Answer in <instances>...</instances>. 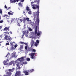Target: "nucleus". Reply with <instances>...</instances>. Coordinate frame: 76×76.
<instances>
[{"label":"nucleus","instance_id":"16","mask_svg":"<svg viewBox=\"0 0 76 76\" xmlns=\"http://www.w3.org/2000/svg\"><path fill=\"white\" fill-rule=\"evenodd\" d=\"M23 23H25V22H26V18L25 17H24L23 18Z\"/></svg>","mask_w":76,"mask_h":76},{"label":"nucleus","instance_id":"9","mask_svg":"<svg viewBox=\"0 0 76 76\" xmlns=\"http://www.w3.org/2000/svg\"><path fill=\"white\" fill-rule=\"evenodd\" d=\"M23 73H24L25 75L27 76V75H29V70H24L23 71Z\"/></svg>","mask_w":76,"mask_h":76},{"label":"nucleus","instance_id":"54","mask_svg":"<svg viewBox=\"0 0 76 76\" xmlns=\"http://www.w3.org/2000/svg\"><path fill=\"white\" fill-rule=\"evenodd\" d=\"M3 42L2 41H1V42H0V44H1V43H2V42Z\"/></svg>","mask_w":76,"mask_h":76},{"label":"nucleus","instance_id":"12","mask_svg":"<svg viewBox=\"0 0 76 76\" xmlns=\"http://www.w3.org/2000/svg\"><path fill=\"white\" fill-rule=\"evenodd\" d=\"M7 61H9V59H7V60L6 61H4L3 62L4 64V65H7L8 63H6V62H7Z\"/></svg>","mask_w":76,"mask_h":76},{"label":"nucleus","instance_id":"28","mask_svg":"<svg viewBox=\"0 0 76 76\" xmlns=\"http://www.w3.org/2000/svg\"><path fill=\"white\" fill-rule=\"evenodd\" d=\"M36 42L37 44H39V42L38 40H36Z\"/></svg>","mask_w":76,"mask_h":76},{"label":"nucleus","instance_id":"53","mask_svg":"<svg viewBox=\"0 0 76 76\" xmlns=\"http://www.w3.org/2000/svg\"><path fill=\"white\" fill-rule=\"evenodd\" d=\"M16 1H17V2H18L19 1V0H16Z\"/></svg>","mask_w":76,"mask_h":76},{"label":"nucleus","instance_id":"56","mask_svg":"<svg viewBox=\"0 0 76 76\" xmlns=\"http://www.w3.org/2000/svg\"><path fill=\"white\" fill-rule=\"evenodd\" d=\"M4 33H5V34H7V32H5Z\"/></svg>","mask_w":76,"mask_h":76},{"label":"nucleus","instance_id":"10","mask_svg":"<svg viewBox=\"0 0 76 76\" xmlns=\"http://www.w3.org/2000/svg\"><path fill=\"white\" fill-rule=\"evenodd\" d=\"M18 60H19V61H20V62H22V61H23L24 60V57H22L21 58H18Z\"/></svg>","mask_w":76,"mask_h":76},{"label":"nucleus","instance_id":"37","mask_svg":"<svg viewBox=\"0 0 76 76\" xmlns=\"http://www.w3.org/2000/svg\"><path fill=\"white\" fill-rule=\"evenodd\" d=\"M6 45H9V43H7L6 44Z\"/></svg>","mask_w":76,"mask_h":76},{"label":"nucleus","instance_id":"17","mask_svg":"<svg viewBox=\"0 0 76 76\" xmlns=\"http://www.w3.org/2000/svg\"><path fill=\"white\" fill-rule=\"evenodd\" d=\"M13 1H12V0H10V1L12 3H16V0H13Z\"/></svg>","mask_w":76,"mask_h":76},{"label":"nucleus","instance_id":"19","mask_svg":"<svg viewBox=\"0 0 76 76\" xmlns=\"http://www.w3.org/2000/svg\"><path fill=\"white\" fill-rule=\"evenodd\" d=\"M33 17H34V20H35L36 18V15L35 14H34L33 15Z\"/></svg>","mask_w":76,"mask_h":76},{"label":"nucleus","instance_id":"34","mask_svg":"<svg viewBox=\"0 0 76 76\" xmlns=\"http://www.w3.org/2000/svg\"><path fill=\"white\" fill-rule=\"evenodd\" d=\"M32 51L33 52H36V50H35V49H33L32 50Z\"/></svg>","mask_w":76,"mask_h":76},{"label":"nucleus","instance_id":"63","mask_svg":"<svg viewBox=\"0 0 76 76\" xmlns=\"http://www.w3.org/2000/svg\"><path fill=\"white\" fill-rule=\"evenodd\" d=\"M10 12H12V11H10Z\"/></svg>","mask_w":76,"mask_h":76},{"label":"nucleus","instance_id":"15","mask_svg":"<svg viewBox=\"0 0 76 76\" xmlns=\"http://www.w3.org/2000/svg\"><path fill=\"white\" fill-rule=\"evenodd\" d=\"M26 10L27 12L30 11V10L29 9V7L27 6L26 7Z\"/></svg>","mask_w":76,"mask_h":76},{"label":"nucleus","instance_id":"22","mask_svg":"<svg viewBox=\"0 0 76 76\" xmlns=\"http://www.w3.org/2000/svg\"><path fill=\"white\" fill-rule=\"evenodd\" d=\"M34 45L36 47H37V46H38V43H35L34 44Z\"/></svg>","mask_w":76,"mask_h":76},{"label":"nucleus","instance_id":"20","mask_svg":"<svg viewBox=\"0 0 76 76\" xmlns=\"http://www.w3.org/2000/svg\"><path fill=\"white\" fill-rule=\"evenodd\" d=\"M9 55H8V54H7L6 56L5 57H7V59L9 60Z\"/></svg>","mask_w":76,"mask_h":76},{"label":"nucleus","instance_id":"36","mask_svg":"<svg viewBox=\"0 0 76 76\" xmlns=\"http://www.w3.org/2000/svg\"><path fill=\"white\" fill-rule=\"evenodd\" d=\"M18 45H14V46L15 48H14V49L15 48H16V47H17V46Z\"/></svg>","mask_w":76,"mask_h":76},{"label":"nucleus","instance_id":"14","mask_svg":"<svg viewBox=\"0 0 76 76\" xmlns=\"http://www.w3.org/2000/svg\"><path fill=\"white\" fill-rule=\"evenodd\" d=\"M34 40H31V47L32 48L33 47V45H34Z\"/></svg>","mask_w":76,"mask_h":76},{"label":"nucleus","instance_id":"42","mask_svg":"<svg viewBox=\"0 0 76 76\" xmlns=\"http://www.w3.org/2000/svg\"><path fill=\"white\" fill-rule=\"evenodd\" d=\"M24 1V0H21V2L22 3Z\"/></svg>","mask_w":76,"mask_h":76},{"label":"nucleus","instance_id":"44","mask_svg":"<svg viewBox=\"0 0 76 76\" xmlns=\"http://www.w3.org/2000/svg\"><path fill=\"white\" fill-rule=\"evenodd\" d=\"M17 25L18 26H20V24H19V23H18V24H17Z\"/></svg>","mask_w":76,"mask_h":76},{"label":"nucleus","instance_id":"11","mask_svg":"<svg viewBox=\"0 0 76 76\" xmlns=\"http://www.w3.org/2000/svg\"><path fill=\"white\" fill-rule=\"evenodd\" d=\"M10 44L11 45V50L13 51V50L15 49V48H14V45H13V44L12 43H10Z\"/></svg>","mask_w":76,"mask_h":76},{"label":"nucleus","instance_id":"31","mask_svg":"<svg viewBox=\"0 0 76 76\" xmlns=\"http://www.w3.org/2000/svg\"><path fill=\"white\" fill-rule=\"evenodd\" d=\"M13 63V61H11V62H10V63H9V65H12V63Z\"/></svg>","mask_w":76,"mask_h":76},{"label":"nucleus","instance_id":"33","mask_svg":"<svg viewBox=\"0 0 76 76\" xmlns=\"http://www.w3.org/2000/svg\"><path fill=\"white\" fill-rule=\"evenodd\" d=\"M12 64H13L14 66H15V62H14L12 61Z\"/></svg>","mask_w":76,"mask_h":76},{"label":"nucleus","instance_id":"64","mask_svg":"<svg viewBox=\"0 0 76 76\" xmlns=\"http://www.w3.org/2000/svg\"><path fill=\"white\" fill-rule=\"evenodd\" d=\"M38 4H39V3H38Z\"/></svg>","mask_w":76,"mask_h":76},{"label":"nucleus","instance_id":"26","mask_svg":"<svg viewBox=\"0 0 76 76\" xmlns=\"http://www.w3.org/2000/svg\"><path fill=\"white\" fill-rule=\"evenodd\" d=\"M23 45H21L20 46V48L21 49H22L23 48Z\"/></svg>","mask_w":76,"mask_h":76},{"label":"nucleus","instance_id":"35","mask_svg":"<svg viewBox=\"0 0 76 76\" xmlns=\"http://www.w3.org/2000/svg\"><path fill=\"white\" fill-rule=\"evenodd\" d=\"M23 64H27V62H23Z\"/></svg>","mask_w":76,"mask_h":76},{"label":"nucleus","instance_id":"13","mask_svg":"<svg viewBox=\"0 0 76 76\" xmlns=\"http://www.w3.org/2000/svg\"><path fill=\"white\" fill-rule=\"evenodd\" d=\"M4 31H10V30L9 29V27H5L4 29Z\"/></svg>","mask_w":76,"mask_h":76},{"label":"nucleus","instance_id":"38","mask_svg":"<svg viewBox=\"0 0 76 76\" xmlns=\"http://www.w3.org/2000/svg\"><path fill=\"white\" fill-rule=\"evenodd\" d=\"M29 30L30 31H32V28H29Z\"/></svg>","mask_w":76,"mask_h":76},{"label":"nucleus","instance_id":"39","mask_svg":"<svg viewBox=\"0 0 76 76\" xmlns=\"http://www.w3.org/2000/svg\"><path fill=\"white\" fill-rule=\"evenodd\" d=\"M19 6H22V4H21V3H19Z\"/></svg>","mask_w":76,"mask_h":76},{"label":"nucleus","instance_id":"25","mask_svg":"<svg viewBox=\"0 0 76 76\" xmlns=\"http://www.w3.org/2000/svg\"><path fill=\"white\" fill-rule=\"evenodd\" d=\"M30 60V58H27L26 59V61H29Z\"/></svg>","mask_w":76,"mask_h":76},{"label":"nucleus","instance_id":"51","mask_svg":"<svg viewBox=\"0 0 76 76\" xmlns=\"http://www.w3.org/2000/svg\"><path fill=\"white\" fill-rule=\"evenodd\" d=\"M34 3V2H31V4H33V3Z\"/></svg>","mask_w":76,"mask_h":76},{"label":"nucleus","instance_id":"18","mask_svg":"<svg viewBox=\"0 0 76 76\" xmlns=\"http://www.w3.org/2000/svg\"><path fill=\"white\" fill-rule=\"evenodd\" d=\"M15 54L14 52H13L12 53V57H15Z\"/></svg>","mask_w":76,"mask_h":76},{"label":"nucleus","instance_id":"5","mask_svg":"<svg viewBox=\"0 0 76 76\" xmlns=\"http://www.w3.org/2000/svg\"><path fill=\"white\" fill-rule=\"evenodd\" d=\"M4 39L5 40H8V41H11V40H12V38H11L10 36H9L7 35L5 36Z\"/></svg>","mask_w":76,"mask_h":76},{"label":"nucleus","instance_id":"40","mask_svg":"<svg viewBox=\"0 0 76 76\" xmlns=\"http://www.w3.org/2000/svg\"><path fill=\"white\" fill-rule=\"evenodd\" d=\"M0 38H3V35H0Z\"/></svg>","mask_w":76,"mask_h":76},{"label":"nucleus","instance_id":"2","mask_svg":"<svg viewBox=\"0 0 76 76\" xmlns=\"http://www.w3.org/2000/svg\"><path fill=\"white\" fill-rule=\"evenodd\" d=\"M36 8L37 9H38L37 12H36V15H37V18L36 20V22H37L39 23V4L38 5H37L36 6Z\"/></svg>","mask_w":76,"mask_h":76},{"label":"nucleus","instance_id":"46","mask_svg":"<svg viewBox=\"0 0 76 76\" xmlns=\"http://www.w3.org/2000/svg\"><path fill=\"white\" fill-rule=\"evenodd\" d=\"M3 20L0 21V23H3Z\"/></svg>","mask_w":76,"mask_h":76},{"label":"nucleus","instance_id":"29","mask_svg":"<svg viewBox=\"0 0 76 76\" xmlns=\"http://www.w3.org/2000/svg\"><path fill=\"white\" fill-rule=\"evenodd\" d=\"M27 48H28V47L27 46H25V49L26 50H27Z\"/></svg>","mask_w":76,"mask_h":76},{"label":"nucleus","instance_id":"1","mask_svg":"<svg viewBox=\"0 0 76 76\" xmlns=\"http://www.w3.org/2000/svg\"><path fill=\"white\" fill-rule=\"evenodd\" d=\"M38 24L37 27V26H36L35 28V35L36 36L37 35V36H39L40 35V34H41V31H38V32L37 33V31H38V30L39 29V23L37 22H36Z\"/></svg>","mask_w":76,"mask_h":76},{"label":"nucleus","instance_id":"8","mask_svg":"<svg viewBox=\"0 0 76 76\" xmlns=\"http://www.w3.org/2000/svg\"><path fill=\"white\" fill-rule=\"evenodd\" d=\"M15 63L16 65L18 67V68H17V69H20V63L17 61H15Z\"/></svg>","mask_w":76,"mask_h":76},{"label":"nucleus","instance_id":"41","mask_svg":"<svg viewBox=\"0 0 76 76\" xmlns=\"http://www.w3.org/2000/svg\"><path fill=\"white\" fill-rule=\"evenodd\" d=\"M7 16V15H6L5 14L3 16V17H6Z\"/></svg>","mask_w":76,"mask_h":76},{"label":"nucleus","instance_id":"30","mask_svg":"<svg viewBox=\"0 0 76 76\" xmlns=\"http://www.w3.org/2000/svg\"><path fill=\"white\" fill-rule=\"evenodd\" d=\"M3 12L2 11V10L0 9V14H2Z\"/></svg>","mask_w":76,"mask_h":76},{"label":"nucleus","instance_id":"47","mask_svg":"<svg viewBox=\"0 0 76 76\" xmlns=\"http://www.w3.org/2000/svg\"><path fill=\"white\" fill-rule=\"evenodd\" d=\"M4 7L5 8V9H7V7L6 6V5H5L4 6Z\"/></svg>","mask_w":76,"mask_h":76},{"label":"nucleus","instance_id":"4","mask_svg":"<svg viewBox=\"0 0 76 76\" xmlns=\"http://www.w3.org/2000/svg\"><path fill=\"white\" fill-rule=\"evenodd\" d=\"M36 54L35 53H31L29 54V56H30V58L31 59H34L35 60V56H35V54Z\"/></svg>","mask_w":76,"mask_h":76},{"label":"nucleus","instance_id":"60","mask_svg":"<svg viewBox=\"0 0 76 76\" xmlns=\"http://www.w3.org/2000/svg\"><path fill=\"white\" fill-rule=\"evenodd\" d=\"M1 44H0V46H1Z\"/></svg>","mask_w":76,"mask_h":76},{"label":"nucleus","instance_id":"21","mask_svg":"<svg viewBox=\"0 0 76 76\" xmlns=\"http://www.w3.org/2000/svg\"><path fill=\"white\" fill-rule=\"evenodd\" d=\"M34 71V69H33L31 70H29V73H32Z\"/></svg>","mask_w":76,"mask_h":76},{"label":"nucleus","instance_id":"49","mask_svg":"<svg viewBox=\"0 0 76 76\" xmlns=\"http://www.w3.org/2000/svg\"><path fill=\"white\" fill-rule=\"evenodd\" d=\"M8 15H10L11 13L10 12H8Z\"/></svg>","mask_w":76,"mask_h":76},{"label":"nucleus","instance_id":"55","mask_svg":"<svg viewBox=\"0 0 76 76\" xmlns=\"http://www.w3.org/2000/svg\"><path fill=\"white\" fill-rule=\"evenodd\" d=\"M8 55H9V56H10V53H9V52L8 53Z\"/></svg>","mask_w":76,"mask_h":76},{"label":"nucleus","instance_id":"43","mask_svg":"<svg viewBox=\"0 0 76 76\" xmlns=\"http://www.w3.org/2000/svg\"><path fill=\"white\" fill-rule=\"evenodd\" d=\"M20 44H24V42H20Z\"/></svg>","mask_w":76,"mask_h":76},{"label":"nucleus","instance_id":"50","mask_svg":"<svg viewBox=\"0 0 76 76\" xmlns=\"http://www.w3.org/2000/svg\"><path fill=\"white\" fill-rule=\"evenodd\" d=\"M2 26H0V29H1V28H2Z\"/></svg>","mask_w":76,"mask_h":76},{"label":"nucleus","instance_id":"32","mask_svg":"<svg viewBox=\"0 0 76 76\" xmlns=\"http://www.w3.org/2000/svg\"><path fill=\"white\" fill-rule=\"evenodd\" d=\"M32 8L34 10H35V9H36V7H35L34 6H33L32 7Z\"/></svg>","mask_w":76,"mask_h":76},{"label":"nucleus","instance_id":"45","mask_svg":"<svg viewBox=\"0 0 76 76\" xmlns=\"http://www.w3.org/2000/svg\"><path fill=\"white\" fill-rule=\"evenodd\" d=\"M11 7H8V8L7 9V10H9V9H10Z\"/></svg>","mask_w":76,"mask_h":76},{"label":"nucleus","instance_id":"59","mask_svg":"<svg viewBox=\"0 0 76 76\" xmlns=\"http://www.w3.org/2000/svg\"><path fill=\"white\" fill-rule=\"evenodd\" d=\"M7 33L8 34V35H9V32H8Z\"/></svg>","mask_w":76,"mask_h":76},{"label":"nucleus","instance_id":"62","mask_svg":"<svg viewBox=\"0 0 76 76\" xmlns=\"http://www.w3.org/2000/svg\"><path fill=\"white\" fill-rule=\"evenodd\" d=\"M7 42H8V41H7Z\"/></svg>","mask_w":76,"mask_h":76},{"label":"nucleus","instance_id":"7","mask_svg":"<svg viewBox=\"0 0 76 76\" xmlns=\"http://www.w3.org/2000/svg\"><path fill=\"white\" fill-rule=\"evenodd\" d=\"M15 76H23V74H22L20 71H17L15 73Z\"/></svg>","mask_w":76,"mask_h":76},{"label":"nucleus","instance_id":"6","mask_svg":"<svg viewBox=\"0 0 76 76\" xmlns=\"http://www.w3.org/2000/svg\"><path fill=\"white\" fill-rule=\"evenodd\" d=\"M22 32L23 33V34L21 36L22 38H23V37L25 35V36L27 37L28 36V33H29V32L28 31H27V32H26V31H23Z\"/></svg>","mask_w":76,"mask_h":76},{"label":"nucleus","instance_id":"27","mask_svg":"<svg viewBox=\"0 0 76 76\" xmlns=\"http://www.w3.org/2000/svg\"><path fill=\"white\" fill-rule=\"evenodd\" d=\"M15 22V20L14 19L12 20L11 22Z\"/></svg>","mask_w":76,"mask_h":76},{"label":"nucleus","instance_id":"23","mask_svg":"<svg viewBox=\"0 0 76 76\" xmlns=\"http://www.w3.org/2000/svg\"><path fill=\"white\" fill-rule=\"evenodd\" d=\"M26 20L27 21V22H29V18H26Z\"/></svg>","mask_w":76,"mask_h":76},{"label":"nucleus","instance_id":"48","mask_svg":"<svg viewBox=\"0 0 76 76\" xmlns=\"http://www.w3.org/2000/svg\"><path fill=\"white\" fill-rule=\"evenodd\" d=\"M20 21L21 22H22V19H20Z\"/></svg>","mask_w":76,"mask_h":76},{"label":"nucleus","instance_id":"57","mask_svg":"<svg viewBox=\"0 0 76 76\" xmlns=\"http://www.w3.org/2000/svg\"><path fill=\"white\" fill-rule=\"evenodd\" d=\"M24 44H25V45H26V44H27L26 43H24Z\"/></svg>","mask_w":76,"mask_h":76},{"label":"nucleus","instance_id":"3","mask_svg":"<svg viewBox=\"0 0 76 76\" xmlns=\"http://www.w3.org/2000/svg\"><path fill=\"white\" fill-rule=\"evenodd\" d=\"M15 68H13L12 69H9L8 70V72H6V74L7 75H4V76H11L12 72H13L15 70Z\"/></svg>","mask_w":76,"mask_h":76},{"label":"nucleus","instance_id":"52","mask_svg":"<svg viewBox=\"0 0 76 76\" xmlns=\"http://www.w3.org/2000/svg\"><path fill=\"white\" fill-rule=\"evenodd\" d=\"M13 15V13H11L10 15Z\"/></svg>","mask_w":76,"mask_h":76},{"label":"nucleus","instance_id":"61","mask_svg":"<svg viewBox=\"0 0 76 76\" xmlns=\"http://www.w3.org/2000/svg\"><path fill=\"white\" fill-rule=\"evenodd\" d=\"M29 49H30V48H28V50H29Z\"/></svg>","mask_w":76,"mask_h":76},{"label":"nucleus","instance_id":"24","mask_svg":"<svg viewBox=\"0 0 76 76\" xmlns=\"http://www.w3.org/2000/svg\"><path fill=\"white\" fill-rule=\"evenodd\" d=\"M29 11L28 12V13L30 15H31L32 14V12L31 10Z\"/></svg>","mask_w":76,"mask_h":76},{"label":"nucleus","instance_id":"58","mask_svg":"<svg viewBox=\"0 0 76 76\" xmlns=\"http://www.w3.org/2000/svg\"><path fill=\"white\" fill-rule=\"evenodd\" d=\"M10 34H13V33L12 32H10Z\"/></svg>","mask_w":76,"mask_h":76}]
</instances>
